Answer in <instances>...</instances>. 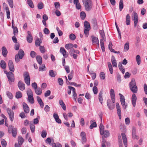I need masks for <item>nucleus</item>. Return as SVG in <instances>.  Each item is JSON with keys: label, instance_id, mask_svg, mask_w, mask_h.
Segmentation results:
<instances>
[{"label": "nucleus", "instance_id": "obj_1", "mask_svg": "<svg viewBox=\"0 0 147 147\" xmlns=\"http://www.w3.org/2000/svg\"><path fill=\"white\" fill-rule=\"evenodd\" d=\"M86 10L89 11L91 10L92 6V3L91 1H83Z\"/></svg>", "mask_w": 147, "mask_h": 147}, {"label": "nucleus", "instance_id": "obj_2", "mask_svg": "<svg viewBox=\"0 0 147 147\" xmlns=\"http://www.w3.org/2000/svg\"><path fill=\"white\" fill-rule=\"evenodd\" d=\"M23 76L24 78L25 82L28 86L30 85V78L28 73L27 72H24Z\"/></svg>", "mask_w": 147, "mask_h": 147}, {"label": "nucleus", "instance_id": "obj_3", "mask_svg": "<svg viewBox=\"0 0 147 147\" xmlns=\"http://www.w3.org/2000/svg\"><path fill=\"white\" fill-rule=\"evenodd\" d=\"M7 75L10 84H11V82H13L14 80V74L11 72L9 71L6 73Z\"/></svg>", "mask_w": 147, "mask_h": 147}, {"label": "nucleus", "instance_id": "obj_4", "mask_svg": "<svg viewBox=\"0 0 147 147\" xmlns=\"http://www.w3.org/2000/svg\"><path fill=\"white\" fill-rule=\"evenodd\" d=\"M7 112L8 114L9 118L11 121H13L14 119V113L11 109L8 108L7 109Z\"/></svg>", "mask_w": 147, "mask_h": 147}, {"label": "nucleus", "instance_id": "obj_5", "mask_svg": "<svg viewBox=\"0 0 147 147\" xmlns=\"http://www.w3.org/2000/svg\"><path fill=\"white\" fill-rule=\"evenodd\" d=\"M133 20L134 21V26L135 28L136 27L138 20V18L137 13L134 12V16L132 17Z\"/></svg>", "mask_w": 147, "mask_h": 147}, {"label": "nucleus", "instance_id": "obj_6", "mask_svg": "<svg viewBox=\"0 0 147 147\" xmlns=\"http://www.w3.org/2000/svg\"><path fill=\"white\" fill-rule=\"evenodd\" d=\"M18 86L20 90L21 91L24 90L25 88V84L21 81L18 82Z\"/></svg>", "mask_w": 147, "mask_h": 147}, {"label": "nucleus", "instance_id": "obj_7", "mask_svg": "<svg viewBox=\"0 0 147 147\" xmlns=\"http://www.w3.org/2000/svg\"><path fill=\"white\" fill-rule=\"evenodd\" d=\"M107 105L109 108L110 110H112L115 107V105L112 102H111L110 99H108L107 100Z\"/></svg>", "mask_w": 147, "mask_h": 147}, {"label": "nucleus", "instance_id": "obj_8", "mask_svg": "<svg viewBox=\"0 0 147 147\" xmlns=\"http://www.w3.org/2000/svg\"><path fill=\"white\" fill-rule=\"evenodd\" d=\"M60 52L62 54L63 57L65 58L67 57L68 55V53H67L65 49L62 47L60 48Z\"/></svg>", "mask_w": 147, "mask_h": 147}, {"label": "nucleus", "instance_id": "obj_9", "mask_svg": "<svg viewBox=\"0 0 147 147\" xmlns=\"http://www.w3.org/2000/svg\"><path fill=\"white\" fill-rule=\"evenodd\" d=\"M8 66L9 70L13 72L14 71V66L12 61L10 60L9 61Z\"/></svg>", "mask_w": 147, "mask_h": 147}, {"label": "nucleus", "instance_id": "obj_10", "mask_svg": "<svg viewBox=\"0 0 147 147\" xmlns=\"http://www.w3.org/2000/svg\"><path fill=\"white\" fill-rule=\"evenodd\" d=\"M110 96L112 102L114 103L115 101V92L114 90L112 89L110 90Z\"/></svg>", "mask_w": 147, "mask_h": 147}, {"label": "nucleus", "instance_id": "obj_11", "mask_svg": "<svg viewBox=\"0 0 147 147\" xmlns=\"http://www.w3.org/2000/svg\"><path fill=\"white\" fill-rule=\"evenodd\" d=\"M137 100V97L136 94L134 93L131 97V101L132 105L134 107H135L136 105Z\"/></svg>", "mask_w": 147, "mask_h": 147}, {"label": "nucleus", "instance_id": "obj_12", "mask_svg": "<svg viewBox=\"0 0 147 147\" xmlns=\"http://www.w3.org/2000/svg\"><path fill=\"white\" fill-rule=\"evenodd\" d=\"M23 106L24 112L26 113L29 112V109L27 105L25 102L23 103Z\"/></svg>", "mask_w": 147, "mask_h": 147}, {"label": "nucleus", "instance_id": "obj_13", "mask_svg": "<svg viewBox=\"0 0 147 147\" xmlns=\"http://www.w3.org/2000/svg\"><path fill=\"white\" fill-rule=\"evenodd\" d=\"M28 36L27 37V40L29 43H31L33 40V38L30 32L28 31L27 32Z\"/></svg>", "mask_w": 147, "mask_h": 147}, {"label": "nucleus", "instance_id": "obj_14", "mask_svg": "<svg viewBox=\"0 0 147 147\" xmlns=\"http://www.w3.org/2000/svg\"><path fill=\"white\" fill-rule=\"evenodd\" d=\"M121 135L123 141L124 145L125 147H127V142L126 135L124 133H121Z\"/></svg>", "mask_w": 147, "mask_h": 147}, {"label": "nucleus", "instance_id": "obj_15", "mask_svg": "<svg viewBox=\"0 0 147 147\" xmlns=\"http://www.w3.org/2000/svg\"><path fill=\"white\" fill-rule=\"evenodd\" d=\"M53 117L56 122L58 123H61V121L59 119V116L57 113H54Z\"/></svg>", "mask_w": 147, "mask_h": 147}, {"label": "nucleus", "instance_id": "obj_16", "mask_svg": "<svg viewBox=\"0 0 147 147\" xmlns=\"http://www.w3.org/2000/svg\"><path fill=\"white\" fill-rule=\"evenodd\" d=\"M91 37L92 38V42L93 44H96L97 45L98 47H99V43L98 39L97 38L92 36Z\"/></svg>", "mask_w": 147, "mask_h": 147}, {"label": "nucleus", "instance_id": "obj_17", "mask_svg": "<svg viewBox=\"0 0 147 147\" xmlns=\"http://www.w3.org/2000/svg\"><path fill=\"white\" fill-rule=\"evenodd\" d=\"M111 61L113 65V67H117V63L116 61V60L114 56H112L111 57Z\"/></svg>", "mask_w": 147, "mask_h": 147}, {"label": "nucleus", "instance_id": "obj_18", "mask_svg": "<svg viewBox=\"0 0 147 147\" xmlns=\"http://www.w3.org/2000/svg\"><path fill=\"white\" fill-rule=\"evenodd\" d=\"M100 133L101 135H103L104 132V127L102 123H101L100 125L99 126Z\"/></svg>", "mask_w": 147, "mask_h": 147}, {"label": "nucleus", "instance_id": "obj_19", "mask_svg": "<svg viewBox=\"0 0 147 147\" xmlns=\"http://www.w3.org/2000/svg\"><path fill=\"white\" fill-rule=\"evenodd\" d=\"M129 88L131 87H132L137 86L136 85L135 80L134 78H132L131 79V82L129 84Z\"/></svg>", "mask_w": 147, "mask_h": 147}, {"label": "nucleus", "instance_id": "obj_20", "mask_svg": "<svg viewBox=\"0 0 147 147\" xmlns=\"http://www.w3.org/2000/svg\"><path fill=\"white\" fill-rule=\"evenodd\" d=\"M17 54L19 55L20 58L21 59H22L23 58L24 55V51L21 49H20L19 50L18 53Z\"/></svg>", "mask_w": 147, "mask_h": 147}, {"label": "nucleus", "instance_id": "obj_21", "mask_svg": "<svg viewBox=\"0 0 147 147\" xmlns=\"http://www.w3.org/2000/svg\"><path fill=\"white\" fill-rule=\"evenodd\" d=\"M85 29H90V26L89 23L87 21H85L84 23Z\"/></svg>", "mask_w": 147, "mask_h": 147}, {"label": "nucleus", "instance_id": "obj_22", "mask_svg": "<svg viewBox=\"0 0 147 147\" xmlns=\"http://www.w3.org/2000/svg\"><path fill=\"white\" fill-rule=\"evenodd\" d=\"M59 103L60 105L61 106L62 108L64 110H65L66 109V106L63 101L61 100H59Z\"/></svg>", "mask_w": 147, "mask_h": 147}, {"label": "nucleus", "instance_id": "obj_23", "mask_svg": "<svg viewBox=\"0 0 147 147\" xmlns=\"http://www.w3.org/2000/svg\"><path fill=\"white\" fill-rule=\"evenodd\" d=\"M2 51L3 55L4 57H6L7 53V51L6 48L4 47H3L2 48Z\"/></svg>", "mask_w": 147, "mask_h": 147}, {"label": "nucleus", "instance_id": "obj_24", "mask_svg": "<svg viewBox=\"0 0 147 147\" xmlns=\"http://www.w3.org/2000/svg\"><path fill=\"white\" fill-rule=\"evenodd\" d=\"M130 17L129 14H128L126 15V21L125 22L126 24L127 25H129L130 24Z\"/></svg>", "mask_w": 147, "mask_h": 147}, {"label": "nucleus", "instance_id": "obj_25", "mask_svg": "<svg viewBox=\"0 0 147 147\" xmlns=\"http://www.w3.org/2000/svg\"><path fill=\"white\" fill-rule=\"evenodd\" d=\"M0 65L1 67L3 69H5L6 67V64L5 62L3 60L1 61Z\"/></svg>", "mask_w": 147, "mask_h": 147}, {"label": "nucleus", "instance_id": "obj_26", "mask_svg": "<svg viewBox=\"0 0 147 147\" xmlns=\"http://www.w3.org/2000/svg\"><path fill=\"white\" fill-rule=\"evenodd\" d=\"M74 3L76 5V8L78 9H80L81 8V5L79 2V1H74Z\"/></svg>", "mask_w": 147, "mask_h": 147}, {"label": "nucleus", "instance_id": "obj_27", "mask_svg": "<svg viewBox=\"0 0 147 147\" xmlns=\"http://www.w3.org/2000/svg\"><path fill=\"white\" fill-rule=\"evenodd\" d=\"M107 64L110 72L111 74H112L113 73V70L111 64V63L109 62L107 63Z\"/></svg>", "mask_w": 147, "mask_h": 147}, {"label": "nucleus", "instance_id": "obj_28", "mask_svg": "<svg viewBox=\"0 0 147 147\" xmlns=\"http://www.w3.org/2000/svg\"><path fill=\"white\" fill-rule=\"evenodd\" d=\"M103 93L102 91H101L99 93L98 95V99L100 102L102 104V103L103 98L102 97Z\"/></svg>", "mask_w": 147, "mask_h": 147}, {"label": "nucleus", "instance_id": "obj_29", "mask_svg": "<svg viewBox=\"0 0 147 147\" xmlns=\"http://www.w3.org/2000/svg\"><path fill=\"white\" fill-rule=\"evenodd\" d=\"M116 108L117 110V114L119 116V119H121V112L120 107H116Z\"/></svg>", "mask_w": 147, "mask_h": 147}, {"label": "nucleus", "instance_id": "obj_30", "mask_svg": "<svg viewBox=\"0 0 147 147\" xmlns=\"http://www.w3.org/2000/svg\"><path fill=\"white\" fill-rule=\"evenodd\" d=\"M74 47V45L72 43H69L66 44L65 47L67 50H69L72 49Z\"/></svg>", "mask_w": 147, "mask_h": 147}, {"label": "nucleus", "instance_id": "obj_31", "mask_svg": "<svg viewBox=\"0 0 147 147\" xmlns=\"http://www.w3.org/2000/svg\"><path fill=\"white\" fill-rule=\"evenodd\" d=\"M47 142L48 144L51 146L52 143H53L54 142V140L53 138H47Z\"/></svg>", "mask_w": 147, "mask_h": 147}, {"label": "nucleus", "instance_id": "obj_32", "mask_svg": "<svg viewBox=\"0 0 147 147\" xmlns=\"http://www.w3.org/2000/svg\"><path fill=\"white\" fill-rule=\"evenodd\" d=\"M11 129L12 130V136L14 137H16L17 135V129L12 127Z\"/></svg>", "mask_w": 147, "mask_h": 147}, {"label": "nucleus", "instance_id": "obj_33", "mask_svg": "<svg viewBox=\"0 0 147 147\" xmlns=\"http://www.w3.org/2000/svg\"><path fill=\"white\" fill-rule=\"evenodd\" d=\"M35 90V92L38 95H40L42 93V90L40 88H36Z\"/></svg>", "mask_w": 147, "mask_h": 147}, {"label": "nucleus", "instance_id": "obj_34", "mask_svg": "<svg viewBox=\"0 0 147 147\" xmlns=\"http://www.w3.org/2000/svg\"><path fill=\"white\" fill-rule=\"evenodd\" d=\"M36 59L38 63L41 65L42 63V57L40 56H37L36 57Z\"/></svg>", "mask_w": 147, "mask_h": 147}, {"label": "nucleus", "instance_id": "obj_35", "mask_svg": "<svg viewBox=\"0 0 147 147\" xmlns=\"http://www.w3.org/2000/svg\"><path fill=\"white\" fill-rule=\"evenodd\" d=\"M129 88L130 90L133 93H136L137 92L138 88L137 86H135L134 87H132Z\"/></svg>", "mask_w": 147, "mask_h": 147}, {"label": "nucleus", "instance_id": "obj_36", "mask_svg": "<svg viewBox=\"0 0 147 147\" xmlns=\"http://www.w3.org/2000/svg\"><path fill=\"white\" fill-rule=\"evenodd\" d=\"M103 40L102 39H100V46L102 51L103 52H104L105 51V48L104 47V42H103Z\"/></svg>", "mask_w": 147, "mask_h": 147}, {"label": "nucleus", "instance_id": "obj_37", "mask_svg": "<svg viewBox=\"0 0 147 147\" xmlns=\"http://www.w3.org/2000/svg\"><path fill=\"white\" fill-rule=\"evenodd\" d=\"M18 141L19 145H21L24 141L23 138L20 136L18 137Z\"/></svg>", "mask_w": 147, "mask_h": 147}, {"label": "nucleus", "instance_id": "obj_38", "mask_svg": "<svg viewBox=\"0 0 147 147\" xmlns=\"http://www.w3.org/2000/svg\"><path fill=\"white\" fill-rule=\"evenodd\" d=\"M22 96V94L20 91H18L16 93V97L17 98H21Z\"/></svg>", "mask_w": 147, "mask_h": 147}, {"label": "nucleus", "instance_id": "obj_39", "mask_svg": "<svg viewBox=\"0 0 147 147\" xmlns=\"http://www.w3.org/2000/svg\"><path fill=\"white\" fill-rule=\"evenodd\" d=\"M26 92L28 97H29V96H33V92L31 89H28Z\"/></svg>", "mask_w": 147, "mask_h": 147}, {"label": "nucleus", "instance_id": "obj_40", "mask_svg": "<svg viewBox=\"0 0 147 147\" xmlns=\"http://www.w3.org/2000/svg\"><path fill=\"white\" fill-rule=\"evenodd\" d=\"M129 43L128 42H127L124 45V50L125 51H127L129 50Z\"/></svg>", "mask_w": 147, "mask_h": 147}, {"label": "nucleus", "instance_id": "obj_41", "mask_svg": "<svg viewBox=\"0 0 147 147\" xmlns=\"http://www.w3.org/2000/svg\"><path fill=\"white\" fill-rule=\"evenodd\" d=\"M123 7V1H120L119 3V9L120 11H121Z\"/></svg>", "mask_w": 147, "mask_h": 147}, {"label": "nucleus", "instance_id": "obj_42", "mask_svg": "<svg viewBox=\"0 0 147 147\" xmlns=\"http://www.w3.org/2000/svg\"><path fill=\"white\" fill-rule=\"evenodd\" d=\"M41 42V40H40L38 38H37L35 41L36 46L37 47L39 46Z\"/></svg>", "mask_w": 147, "mask_h": 147}, {"label": "nucleus", "instance_id": "obj_43", "mask_svg": "<svg viewBox=\"0 0 147 147\" xmlns=\"http://www.w3.org/2000/svg\"><path fill=\"white\" fill-rule=\"evenodd\" d=\"M28 97L29 102L31 104L34 103V100L33 96H29Z\"/></svg>", "mask_w": 147, "mask_h": 147}, {"label": "nucleus", "instance_id": "obj_44", "mask_svg": "<svg viewBox=\"0 0 147 147\" xmlns=\"http://www.w3.org/2000/svg\"><path fill=\"white\" fill-rule=\"evenodd\" d=\"M68 88L69 89H70V90H71V91L73 93V95H76L77 94L76 92L75 89L74 88L70 86H68Z\"/></svg>", "mask_w": 147, "mask_h": 147}, {"label": "nucleus", "instance_id": "obj_45", "mask_svg": "<svg viewBox=\"0 0 147 147\" xmlns=\"http://www.w3.org/2000/svg\"><path fill=\"white\" fill-rule=\"evenodd\" d=\"M1 144L3 147H6L7 146V142L5 140L3 139H1Z\"/></svg>", "mask_w": 147, "mask_h": 147}, {"label": "nucleus", "instance_id": "obj_46", "mask_svg": "<svg viewBox=\"0 0 147 147\" xmlns=\"http://www.w3.org/2000/svg\"><path fill=\"white\" fill-rule=\"evenodd\" d=\"M136 59L138 64L140 65L141 63L140 56L139 55H137L136 57Z\"/></svg>", "mask_w": 147, "mask_h": 147}, {"label": "nucleus", "instance_id": "obj_47", "mask_svg": "<svg viewBox=\"0 0 147 147\" xmlns=\"http://www.w3.org/2000/svg\"><path fill=\"white\" fill-rule=\"evenodd\" d=\"M100 34L102 38V39H103V40H105V37L104 30H100Z\"/></svg>", "mask_w": 147, "mask_h": 147}, {"label": "nucleus", "instance_id": "obj_48", "mask_svg": "<svg viewBox=\"0 0 147 147\" xmlns=\"http://www.w3.org/2000/svg\"><path fill=\"white\" fill-rule=\"evenodd\" d=\"M74 74V71L72 70L68 76V78L69 80H71Z\"/></svg>", "mask_w": 147, "mask_h": 147}, {"label": "nucleus", "instance_id": "obj_49", "mask_svg": "<svg viewBox=\"0 0 147 147\" xmlns=\"http://www.w3.org/2000/svg\"><path fill=\"white\" fill-rule=\"evenodd\" d=\"M5 10L7 13V18L8 19H9L10 18V12L9 11L8 7H5Z\"/></svg>", "mask_w": 147, "mask_h": 147}, {"label": "nucleus", "instance_id": "obj_50", "mask_svg": "<svg viewBox=\"0 0 147 147\" xmlns=\"http://www.w3.org/2000/svg\"><path fill=\"white\" fill-rule=\"evenodd\" d=\"M80 17L83 20L85 19L86 16L85 13L84 11H82L80 13Z\"/></svg>", "mask_w": 147, "mask_h": 147}, {"label": "nucleus", "instance_id": "obj_51", "mask_svg": "<svg viewBox=\"0 0 147 147\" xmlns=\"http://www.w3.org/2000/svg\"><path fill=\"white\" fill-rule=\"evenodd\" d=\"M49 74L50 76L52 77H55L56 76V74L54 72L53 70H50L49 72Z\"/></svg>", "mask_w": 147, "mask_h": 147}, {"label": "nucleus", "instance_id": "obj_52", "mask_svg": "<svg viewBox=\"0 0 147 147\" xmlns=\"http://www.w3.org/2000/svg\"><path fill=\"white\" fill-rule=\"evenodd\" d=\"M104 136L105 138H107L109 136L110 133L109 131L108 130H105L104 132Z\"/></svg>", "mask_w": 147, "mask_h": 147}, {"label": "nucleus", "instance_id": "obj_53", "mask_svg": "<svg viewBox=\"0 0 147 147\" xmlns=\"http://www.w3.org/2000/svg\"><path fill=\"white\" fill-rule=\"evenodd\" d=\"M90 30L88 29H85L84 30V34L86 37H87L89 35V31Z\"/></svg>", "mask_w": 147, "mask_h": 147}, {"label": "nucleus", "instance_id": "obj_54", "mask_svg": "<svg viewBox=\"0 0 147 147\" xmlns=\"http://www.w3.org/2000/svg\"><path fill=\"white\" fill-rule=\"evenodd\" d=\"M69 38L70 40H74L76 38V36L73 34H71L69 36Z\"/></svg>", "mask_w": 147, "mask_h": 147}, {"label": "nucleus", "instance_id": "obj_55", "mask_svg": "<svg viewBox=\"0 0 147 147\" xmlns=\"http://www.w3.org/2000/svg\"><path fill=\"white\" fill-rule=\"evenodd\" d=\"M100 76L101 79L104 80L105 78V74L103 72H101L100 73Z\"/></svg>", "mask_w": 147, "mask_h": 147}, {"label": "nucleus", "instance_id": "obj_56", "mask_svg": "<svg viewBox=\"0 0 147 147\" xmlns=\"http://www.w3.org/2000/svg\"><path fill=\"white\" fill-rule=\"evenodd\" d=\"M6 94L7 96L10 99H12L13 98V96L10 92L7 91L6 92Z\"/></svg>", "mask_w": 147, "mask_h": 147}, {"label": "nucleus", "instance_id": "obj_57", "mask_svg": "<svg viewBox=\"0 0 147 147\" xmlns=\"http://www.w3.org/2000/svg\"><path fill=\"white\" fill-rule=\"evenodd\" d=\"M92 23L94 28L96 29L97 28V24L96 21V20H93L92 21Z\"/></svg>", "mask_w": 147, "mask_h": 147}, {"label": "nucleus", "instance_id": "obj_58", "mask_svg": "<svg viewBox=\"0 0 147 147\" xmlns=\"http://www.w3.org/2000/svg\"><path fill=\"white\" fill-rule=\"evenodd\" d=\"M55 7V8L57 9H58L60 8V4L59 2H55L54 4Z\"/></svg>", "mask_w": 147, "mask_h": 147}, {"label": "nucleus", "instance_id": "obj_59", "mask_svg": "<svg viewBox=\"0 0 147 147\" xmlns=\"http://www.w3.org/2000/svg\"><path fill=\"white\" fill-rule=\"evenodd\" d=\"M27 3L30 7L31 8H33L34 7V5L32 1H27Z\"/></svg>", "mask_w": 147, "mask_h": 147}, {"label": "nucleus", "instance_id": "obj_60", "mask_svg": "<svg viewBox=\"0 0 147 147\" xmlns=\"http://www.w3.org/2000/svg\"><path fill=\"white\" fill-rule=\"evenodd\" d=\"M97 127V124L95 122H94L92 123L90 126V128L91 129H92L93 127Z\"/></svg>", "mask_w": 147, "mask_h": 147}, {"label": "nucleus", "instance_id": "obj_61", "mask_svg": "<svg viewBox=\"0 0 147 147\" xmlns=\"http://www.w3.org/2000/svg\"><path fill=\"white\" fill-rule=\"evenodd\" d=\"M30 127L32 133L34 132L35 129V127L34 125L31 124L30 125Z\"/></svg>", "mask_w": 147, "mask_h": 147}, {"label": "nucleus", "instance_id": "obj_62", "mask_svg": "<svg viewBox=\"0 0 147 147\" xmlns=\"http://www.w3.org/2000/svg\"><path fill=\"white\" fill-rule=\"evenodd\" d=\"M93 91L94 94H96L98 93V89L96 86H94L93 88Z\"/></svg>", "mask_w": 147, "mask_h": 147}, {"label": "nucleus", "instance_id": "obj_63", "mask_svg": "<svg viewBox=\"0 0 147 147\" xmlns=\"http://www.w3.org/2000/svg\"><path fill=\"white\" fill-rule=\"evenodd\" d=\"M121 105L124 106L125 105V102L124 98L120 99Z\"/></svg>", "mask_w": 147, "mask_h": 147}, {"label": "nucleus", "instance_id": "obj_64", "mask_svg": "<svg viewBox=\"0 0 147 147\" xmlns=\"http://www.w3.org/2000/svg\"><path fill=\"white\" fill-rule=\"evenodd\" d=\"M58 81L60 85L62 86L63 84V82L62 78H59L58 79Z\"/></svg>", "mask_w": 147, "mask_h": 147}]
</instances>
